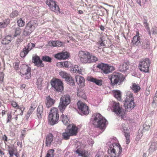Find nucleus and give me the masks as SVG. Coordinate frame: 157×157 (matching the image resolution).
Wrapping results in <instances>:
<instances>
[{
  "label": "nucleus",
  "mask_w": 157,
  "mask_h": 157,
  "mask_svg": "<svg viewBox=\"0 0 157 157\" xmlns=\"http://www.w3.org/2000/svg\"><path fill=\"white\" fill-rule=\"evenodd\" d=\"M94 117V124L96 127L101 129H103L107 124L106 120L99 113L95 114L93 115Z\"/></svg>",
  "instance_id": "obj_1"
},
{
  "label": "nucleus",
  "mask_w": 157,
  "mask_h": 157,
  "mask_svg": "<svg viewBox=\"0 0 157 157\" xmlns=\"http://www.w3.org/2000/svg\"><path fill=\"white\" fill-rule=\"evenodd\" d=\"M122 151V148L118 143H113L110 145L108 152L111 157H119Z\"/></svg>",
  "instance_id": "obj_2"
},
{
  "label": "nucleus",
  "mask_w": 157,
  "mask_h": 157,
  "mask_svg": "<svg viewBox=\"0 0 157 157\" xmlns=\"http://www.w3.org/2000/svg\"><path fill=\"white\" fill-rule=\"evenodd\" d=\"M134 99L133 94L130 92H127L124 102V106L126 111H130L134 108L135 105Z\"/></svg>",
  "instance_id": "obj_3"
},
{
  "label": "nucleus",
  "mask_w": 157,
  "mask_h": 157,
  "mask_svg": "<svg viewBox=\"0 0 157 157\" xmlns=\"http://www.w3.org/2000/svg\"><path fill=\"white\" fill-rule=\"evenodd\" d=\"M38 26L36 20H31L26 25L23 30V35L25 36H28L30 35L35 30Z\"/></svg>",
  "instance_id": "obj_4"
},
{
  "label": "nucleus",
  "mask_w": 157,
  "mask_h": 157,
  "mask_svg": "<svg viewBox=\"0 0 157 157\" xmlns=\"http://www.w3.org/2000/svg\"><path fill=\"white\" fill-rule=\"evenodd\" d=\"M59 118L58 109L55 107L52 109L48 116V121L50 124L52 125H54L57 122Z\"/></svg>",
  "instance_id": "obj_5"
},
{
  "label": "nucleus",
  "mask_w": 157,
  "mask_h": 157,
  "mask_svg": "<svg viewBox=\"0 0 157 157\" xmlns=\"http://www.w3.org/2000/svg\"><path fill=\"white\" fill-rule=\"evenodd\" d=\"M109 79L111 81V85L114 86L117 84L120 85L122 84L124 78L121 74L117 73H114L111 75Z\"/></svg>",
  "instance_id": "obj_6"
},
{
  "label": "nucleus",
  "mask_w": 157,
  "mask_h": 157,
  "mask_svg": "<svg viewBox=\"0 0 157 157\" xmlns=\"http://www.w3.org/2000/svg\"><path fill=\"white\" fill-rule=\"evenodd\" d=\"M150 64V61L148 58L144 59L139 61L138 68L142 72L149 73Z\"/></svg>",
  "instance_id": "obj_7"
},
{
  "label": "nucleus",
  "mask_w": 157,
  "mask_h": 157,
  "mask_svg": "<svg viewBox=\"0 0 157 157\" xmlns=\"http://www.w3.org/2000/svg\"><path fill=\"white\" fill-rule=\"evenodd\" d=\"M20 73L22 77L29 79L31 77V68L28 65L23 64L21 66Z\"/></svg>",
  "instance_id": "obj_8"
},
{
  "label": "nucleus",
  "mask_w": 157,
  "mask_h": 157,
  "mask_svg": "<svg viewBox=\"0 0 157 157\" xmlns=\"http://www.w3.org/2000/svg\"><path fill=\"white\" fill-rule=\"evenodd\" d=\"M51 84L57 92H61L63 90V87L62 82L58 79H52L51 81Z\"/></svg>",
  "instance_id": "obj_9"
},
{
  "label": "nucleus",
  "mask_w": 157,
  "mask_h": 157,
  "mask_svg": "<svg viewBox=\"0 0 157 157\" xmlns=\"http://www.w3.org/2000/svg\"><path fill=\"white\" fill-rule=\"evenodd\" d=\"M112 109L117 115L120 116L121 119L124 118V115L123 114L122 108L120 107L119 103L113 101Z\"/></svg>",
  "instance_id": "obj_10"
},
{
  "label": "nucleus",
  "mask_w": 157,
  "mask_h": 157,
  "mask_svg": "<svg viewBox=\"0 0 157 157\" xmlns=\"http://www.w3.org/2000/svg\"><path fill=\"white\" fill-rule=\"evenodd\" d=\"M90 53L87 51H80L78 56L80 61L83 63H88Z\"/></svg>",
  "instance_id": "obj_11"
},
{
  "label": "nucleus",
  "mask_w": 157,
  "mask_h": 157,
  "mask_svg": "<svg viewBox=\"0 0 157 157\" xmlns=\"http://www.w3.org/2000/svg\"><path fill=\"white\" fill-rule=\"evenodd\" d=\"M97 67L101 70L102 72L105 74H109L114 70L113 67L109 66L107 64L102 63L98 64L97 66Z\"/></svg>",
  "instance_id": "obj_12"
},
{
  "label": "nucleus",
  "mask_w": 157,
  "mask_h": 157,
  "mask_svg": "<svg viewBox=\"0 0 157 157\" xmlns=\"http://www.w3.org/2000/svg\"><path fill=\"white\" fill-rule=\"evenodd\" d=\"M78 108L79 112L83 115H87L89 113L88 106L86 104L81 101H78L77 103Z\"/></svg>",
  "instance_id": "obj_13"
},
{
  "label": "nucleus",
  "mask_w": 157,
  "mask_h": 157,
  "mask_svg": "<svg viewBox=\"0 0 157 157\" xmlns=\"http://www.w3.org/2000/svg\"><path fill=\"white\" fill-rule=\"evenodd\" d=\"M46 3L52 11L57 13L59 12V8L55 1L54 0H46Z\"/></svg>",
  "instance_id": "obj_14"
},
{
  "label": "nucleus",
  "mask_w": 157,
  "mask_h": 157,
  "mask_svg": "<svg viewBox=\"0 0 157 157\" xmlns=\"http://www.w3.org/2000/svg\"><path fill=\"white\" fill-rule=\"evenodd\" d=\"M35 46L34 44L29 43L21 52L20 56L21 57H24L28 54L29 52Z\"/></svg>",
  "instance_id": "obj_15"
},
{
  "label": "nucleus",
  "mask_w": 157,
  "mask_h": 157,
  "mask_svg": "<svg viewBox=\"0 0 157 157\" xmlns=\"http://www.w3.org/2000/svg\"><path fill=\"white\" fill-rule=\"evenodd\" d=\"M71 127L70 129H68V132H69L71 136H75L78 133V128L74 124H69L68 127Z\"/></svg>",
  "instance_id": "obj_16"
},
{
  "label": "nucleus",
  "mask_w": 157,
  "mask_h": 157,
  "mask_svg": "<svg viewBox=\"0 0 157 157\" xmlns=\"http://www.w3.org/2000/svg\"><path fill=\"white\" fill-rule=\"evenodd\" d=\"M140 38L139 36L138 31H136V35L133 37L132 40V43L133 46H137L140 43Z\"/></svg>",
  "instance_id": "obj_17"
},
{
  "label": "nucleus",
  "mask_w": 157,
  "mask_h": 157,
  "mask_svg": "<svg viewBox=\"0 0 157 157\" xmlns=\"http://www.w3.org/2000/svg\"><path fill=\"white\" fill-rule=\"evenodd\" d=\"M32 62L37 67H42L44 66V64L42 63V61L38 56H36L33 57Z\"/></svg>",
  "instance_id": "obj_18"
},
{
  "label": "nucleus",
  "mask_w": 157,
  "mask_h": 157,
  "mask_svg": "<svg viewBox=\"0 0 157 157\" xmlns=\"http://www.w3.org/2000/svg\"><path fill=\"white\" fill-rule=\"evenodd\" d=\"M75 152L78 154V156L87 157L89 155V153L88 151L81 148H78L75 151Z\"/></svg>",
  "instance_id": "obj_19"
},
{
  "label": "nucleus",
  "mask_w": 157,
  "mask_h": 157,
  "mask_svg": "<svg viewBox=\"0 0 157 157\" xmlns=\"http://www.w3.org/2000/svg\"><path fill=\"white\" fill-rule=\"evenodd\" d=\"M129 65V62L128 61H124L122 64L120 66L119 69L121 72L126 71L128 69Z\"/></svg>",
  "instance_id": "obj_20"
},
{
  "label": "nucleus",
  "mask_w": 157,
  "mask_h": 157,
  "mask_svg": "<svg viewBox=\"0 0 157 157\" xmlns=\"http://www.w3.org/2000/svg\"><path fill=\"white\" fill-rule=\"evenodd\" d=\"M53 139V136L51 133L48 134L45 138V145L47 147H50L52 143Z\"/></svg>",
  "instance_id": "obj_21"
},
{
  "label": "nucleus",
  "mask_w": 157,
  "mask_h": 157,
  "mask_svg": "<svg viewBox=\"0 0 157 157\" xmlns=\"http://www.w3.org/2000/svg\"><path fill=\"white\" fill-rule=\"evenodd\" d=\"M75 78L77 83L81 87L85 86V80L84 78L80 75H77L75 76Z\"/></svg>",
  "instance_id": "obj_22"
},
{
  "label": "nucleus",
  "mask_w": 157,
  "mask_h": 157,
  "mask_svg": "<svg viewBox=\"0 0 157 157\" xmlns=\"http://www.w3.org/2000/svg\"><path fill=\"white\" fill-rule=\"evenodd\" d=\"M46 105L48 108H49L53 105L55 102V100L49 96L46 98Z\"/></svg>",
  "instance_id": "obj_23"
},
{
  "label": "nucleus",
  "mask_w": 157,
  "mask_h": 157,
  "mask_svg": "<svg viewBox=\"0 0 157 157\" xmlns=\"http://www.w3.org/2000/svg\"><path fill=\"white\" fill-rule=\"evenodd\" d=\"M87 79L88 81L93 82L98 86H101L102 85V81L101 79H97L92 76L88 77Z\"/></svg>",
  "instance_id": "obj_24"
},
{
  "label": "nucleus",
  "mask_w": 157,
  "mask_h": 157,
  "mask_svg": "<svg viewBox=\"0 0 157 157\" xmlns=\"http://www.w3.org/2000/svg\"><path fill=\"white\" fill-rule=\"evenodd\" d=\"M60 101L68 105L71 102V97L68 94L64 95L60 98Z\"/></svg>",
  "instance_id": "obj_25"
},
{
  "label": "nucleus",
  "mask_w": 157,
  "mask_h": 157,
  "mask_svg": "<svg viewBox=\"0 0 157 157\" xmlns=\"http://www.w3.org/2000/svg\"><path fill=\"white\" fill-rule=\"evenodd\" d=\"M157 149V143L155 142H151L150 144L148 150L150 153L153 152Z\"/></svg>",
  "instance_id": "obj_26"
},
{
  "label": "nucleus",
  "mask_w": 157,
  "mask_h": 157,
  "mask_svg": "<svg viewBox=\"0 0 157 157\" xmlns=\"http://www.w3.org/2000/svg\"><path fill=\"white\" fill-rule=\"evenodd\" d=\"M131 88L134 93H136L140 90V87L139 85L133 83L132 86H131Z\"/></svg>",
  "instance_id": "obj_27"
},
{
  "label": "nucleus",
  "mask_w": 157,
  "mask_h": 157,
  "mask_svg": "<svg viewBox=\"0 0 157 157\" xmlns=\"http://www.w3.org/2000/svg\"><path fill=\"white\" fill-rule=\"evenodd\" d=\"M77 95L80 98H81L84 99H86V98L84 90L81 89H78L77 92Z\"/></svg>",
  "instance_id": "obj_28"
},
{
  "label": "nucleus",
  "mask_w": 157,
  "mask_h": 157,
  "mask_svg": "<svg viewBox=\"0 0 157 157\" xmlns=\"http://www.w3.org/2000/svg\"><path fill=\"white\" fill-rule=\"evenodd\" d=\"M43 110V105H39L37 109V115L38 118H41L42 113Z\"/></svg>",
  "instance_id": "obj_29"
},
{
  "label": "nucleus",
  "mask_w": 157,
  "mask_h": 157,
  "mask_svg": "<svg viewBox=\"0 0 157 157\" xmlns=\"http://www.w3.org/2000/svg\"><path fill=\"white\" fill-rule=\"evenodd\" d=\"M124 136L126 139V143L128 144L130 142V133L129 130L126 129V130L124 129Z\"/></svg>",
  "instance_id": "obj_30"
},
{
  "label": "nucleus",
  "mask_w": 157,
  "mask_h": 157,
  "mask_svg": "<svg viewBox=\"0 0 157 157\" xmlns=\"http://www.w3.org/2000/svg\"><path fill=\"white\" fill-rule=\"evenodd\" d=\"M11 37L10 36H7L2 39V43L4 44H7L11 42Z\"/></svg>",
  "instance_id": "obj_31"
},
{
  "label": "nucleus",
  "mask_w": 157,
  "mask_h": 157,
  "mask_svg": "<svg viewBox=\"0 0 157 157\" xmlns=\"http://www.w3.org/2000/svg\"><path fill=\"white\" fill-rule=\"evenodd\" d=\"M60 118L64 124L68 125L69 119L67 115L63 114L61 116Z\"/></svg>",
  "instance_id": "obj_32"
},
{
  "label": "nucleus",
  "mask_w": 157,
  "mask_h": 157,
  "mask_svg": "<svg viewBox=\"0 0 157 157\" xmlns=\"http://www.w3.org/2000/svg\"><path fill=\"white\" fill-rule=\"evenodd\" d=\"M10 22V20L8 18L0 22V28H3L7 26Z\"/></svg>",
  "instance_id": "obj_33"
},
{
  "label": "nucleus",
  "mask_w": 157,
  "mask_h": 157,
  "mask_svg": "<svg viewBox=\"0 0 157 157\" xmlns=\"http://www.w3.org/2000/svg\"><path fill=\"white\" fill-rule=\"evenodd\" d=\"M11 105L13 107L16 109H19V110L21 111L20 114L21 115L23 114V110L21 108H20V106L18 105L16 102L14 101H12L11 102Z\"/></svg>",
  "instance_id": "obj_34"
},
{
  "label": "nucleus",
  "mask_w": 157,
  "mask_h": 157,
  "mask_svg": "<svg viewBox=\"0 0 157 157\" xmlns=\"http://www.w3.org/2000/svg\"><path fill=\"white\" fill-rule=\"evenodd\" d=\"M68 105L60 101L58 108L60 111L63 113Z\"/></svg>",
  "instance_id": "obj_35"
},
{
  "label": "nucleus",
  "mask_w": 157,
  "mask_h": 157,
  "mask_svg": "<svg viewBox=\"0 0 157 157\" xmlns=\"http://www.w3.org/2000/svg\"><path fill=\"white\" fill-rule=\"evenodd\" d=\"M98 60V59L96 56L94 55H92L90 53L88 63H94Z\"/></svg>",
  "instance_id": "obj_36"
},
{
  "label": "nucleus",
  "mask_w": 157,
  "mask_h": 157,
  "mask_svg": "<svg viewBox=\"0 0 157 157\" xmlns=\"http://www.w3.org/2000/svg\"><path fill=\"white\" fill-rule=\"evenodd\" d=\"M114 95L115 97L118 100L120 101L121 99V94L119 90H115L114 92Z\"/></svg>",
  "instance_id": "obj_37"
},
{
  "label": "nucleus",
  "mask_w": 157,
  "mask_h": 157,
  "mask_svg": "<svg viewBox=\"0 0 157 157\" xmlns=\"http://www.w3.org/2000/svg\"><path fill=\"white\" fill-rule=\"evenodd\" d=\"M72 69H73V71L75 73H78L79 74H82L81 69L80 67H79L78 65H74Z\"/></svg>",
  "instance_id": "obj_38"
},
{
  "label": "nucleus",
  "mask_w": 157,
  "mask_h": 157,
  "mask_svg": "<svg viewBox=\"0 0 157 157\" xmlns=\"http://www.w3.org/2000/svg\"><path fill=\"white\" fill-rule=\"evenodd\" d=\"M66 80L69 84L71 85H75V82L74 79L72 78L70 75L67 78Z\"/></svg>",
  "instance_id": "obj_39"
},
{
  "label": "nucleus",
  "mask_w": 157,
  "mask_h": 157,
  "mask_svg": "<svg viewBox=\"0 0 157 157\" xmlns=\"http://www.w3.org/2000/svg\"><path fill=\"white\" fill-rule=\"evenodd\" d=\"M17 23L18 26L19 27H23L25 24V21L23 20L21 18H20L17 21Z\"/></svg>",
  "instance_id": "obj_40"
},
{
  "label": "nucleus",
  "mask_w": 157,
  "mask_h": 157,
  "mask_svg": "<svg viewBox=\"0 0 157 157\" xmlns=\"http://www.w3.org/2000/svg\"><path fill=\"white\" fill-rule=\"evenodd\" d=\"M54 150L53 149H50L47 152L45 157H53Z\"/></svg>",
  "instance_id": "obj_41"
},
{
  "label": "nucleus",
  "mask_w": 157,
  "mask_h": 157,
  "mask_svg": "<svg viewBox=\"0 0 157 157\" xmlns=\"http://www.w3.org/2000/svg\"><path fill=\"white\" fill-rule=\"evenodd\" d=\"M71 136V135L68 132H63L62 134L63 138L65 140L69 139Z\"/></svg>",
  "instance_id": "obj_42"
},
{
  "label": "nucleus",
  "mask_w": 157,
  "mask_h": 157,
  "mask_svg": "<svg viewBox=\"0 0 157 157\" xmlns=\"http://www.w3.org/2000/svg\"><path fill=\"white\" fill-rule=\"evenodd\" d=\"M61 53L63 60L67 59L69 56V53L67 52H62Z\"/></svg>",
  "instance_id": "obj_43"
},
{
  "label": "nucleus",
  "mask_w": 157,
  "mask_h": 157,
  "mask_svg": "<svg viewBox=\"0 0 157 157\" xmlns=\"http://www.w3.org/2000/svg\"><path fill=\"white\" fill-rule=\"evenodd\" d=\"M59 74L63 78H65L66 79L70 75L69 74H67L66 72L61 71L59 72Z\"/></svg>",
  "instance_id": "obj_44"
},
{
  "label": "nucleus",
  "mask_w": 157,
  "mask_h": 157,
  "mask_svg": "<svg viewBox=\"0 0 157 157\" xmlns=\"http://www.w3.org/2000/svg\"><path fill=\"white\" fill-rule=\"evenodd\" d=\"M42 60L45 62H52V58L49 56H43L41 58Z\"/></svg>",
  "instance_id": "obj_45"
},
{
  "label": "nucleus",
  "mask_w": 157,
  "mask_h": 157,
  "mask_svg": "<svg viewBox=\"0 0 157 157\" xmlns=\"http://www.w3.org/2000/svg\"><path fill=\"white\" fill-rule=\"evenodd\" d=\"M18 15V12L16 10H14L10 14V17L14 18L17 17Z\"/></svg>",
  "instance_id": "obj_46"
},
{
  "label": "nucleus",
  "mask_w": 157,
  "mask_h": 157,
  "mask_svg": "<svg viewBox=\"0 0 157 157\" xmlns=\"http://www.w3.org/2000/svg\"><path fill=\"white\" fill-rule=\"evenodd\" d=\"M21 32V29L19 28H17L15 29V33L13 35L14 37H16L19 35Z\"/></svg>",
  "instance_id": "obj_47"
},
{
  "label": "nucleus",
  "mask_w": 157,
  "mask_h": 157,
  "mask_svg": "<svg viewBox=\"0 0 157 157\" xmlns=\"http://www.w3.org/2000/svg\"><path fill=\"white\" fill-rule=\"evenodd\" d=\"M14 148L13 147H9L8 151L10 155L13 156L14 155Z\"/></svg>",
  "instance_id": "obj_48"
},
{
  "label": "nucleus",
  "mask_w": 157,
  "mask_h": 157,
  "mask_svg": "<svg viewBox=\"0 0 157 157\" xmlns=\"http://www.w3.org/2000/svg\"><path fill=\"white\" fill-rule=\"evenodd\" d=\"M54 57L59 60H63L61 52H59L55 54L54 55Z\"/></svg>",
  "instance_id": "obj_49"
},
{
  "label": "nucleus",
  "mask_w": 157,
  "mask_h": 157,
  "mask_svg": "<svg viewBox=\"0 0 157 157\" xmlns=\"http://www.w3.org/2000/svg\"><path fill=\"white\" fill-rule=\"evenodd\" d=\"M56 41H50L48 42V45L51 47H56Z\"/></svg>",
  "instance_id": "obj_50"
},
{
  "label": "nucleus",
  "mask_w": 157,
  "mask_h": 157,
  "mask_svg": "<svg viewBox=\"0 0 157 157\" xmlns=\"http://www.w3.org/2000/svg\"><path fill=\"white\" fill-rule=\"evenodd\" d=\"M143 23L145 28L149 30V25L147 22V20L146 19H144V20Z\"/></svg>",
  "instance_id": "obj_51"
},
{
  "label": "nucleus",
  "mask_w": 157,
  "mask_h": 157,
  "mask_svg": "<svg viewBox=\"0 0 157 157\" xmlns=\"http://www.w3.org/2000/svg\"><path fill=\"white\" fill-rule=\"evenodd\" d=\"M26 134V130L25 128L21 132V134L20 136V138L22 139H24L25 135Z\"/></svg>",
  "instance_id": "obj_52"
},
{
  "label": "nucleus",
  "mask_w": 157,
  "mask_h": 157,
  "mask_svg": "<svg viewBox=\"0 0 157 157\" xmlns=\"http://www.w3.org/2000/svg\"><path fill=\"white\" fill-rule=\"evenodd\" d=\"M56 47H60L63 45V42L59 40L56 41Z\"/></svg>",
  "instance_id": "obj_53"
},
{
  "label": "nucleus",
  "mask_w": 157,
  "mask_h": 157,
  "mask_svg": "<svg viewBox=\"0 0 157 157\" xmlns=\"http://www.w3.org/2000/svg\"><path fill=\"white\" fill-rule=\"evenodd\" d=\"M4 75L3 72H0V83H2L3 81Z\"/></svg>",
  "instance_id": "obj_54"
},
{
  "label": "nucleus",
  "mask_w": 157,
  "mask_h": 157,
  "mask_svg": "<svg viewBox=\"0 0 157 157\" xmlns=\"http://www.w3.org/2000/svg\"><path fill=\"white\" fill-rule=\"evenodd\" d=\"M13 66L15 70H18L19 67V62H16L14 63H13Z\"/></svg>",
  "instance_id": "obj_55"
},
{
  "label": "nucleus",
  "mask_w": 157,
  "mask_h": 157,
  "mask_svg": "<svg viewBox=\"0 0 157 157\" xmlns=\"http://www.w3.org/2000/svg\"><path fill=\"white\" fill-rule=\"evenodd\" d=\"M63 67H65L66 68L68 67L69 64L67 61H65L62 62Z\"/></svg>",
  "instance_id": "obj_56"
},
{
  "label": "nucleus",
  "mask_w": 157,
  "mask_h": 157,
  "mask_svg": "<svg viewBox=\"0 0 157 157\" xmlns=\"http://www.w3.org/2000/svg\"><path fill=\"white\" fill-rule=\"evenodd\" d=\"M37 105V104L36 102V101H33L32 103L31 104V107L32 109H35Z\"/></svg>",
  "instance_id": "obj_57"
},
{
  "label": "nucleus",
  "mask_w": 157,
  "mask_h": 157,
  "mask_svg": "<svg viewBox=\"0 0 157 157\" xmlns=\"http://www.w3.org/2000/svg\"><path fill=\"white\" fill-rule=\"evenodd\" d=\"M12 119V115L11 114H8L7 115V121L6 123H8L9 122L11 121Z\"/></svg>",
  "instance_id": "obj_58"
},
{
  "label": "nucleus",
  "mask_w": 157,
  "mask_h": 157,
  "mask_svg": "<svg viewBox=\"0 0 157 157\" xmlns=\"http://www.w3.org/2000/svg\"><path fill=\"white\" fill-rule=\"evenodd\" d=\"M152 34H157V27H155L152 29Z\"/></svg>",
  "instance_id": "obj_59"
},
{
  "label": "nucleus",
  "mask_w": 157,
  "mask_h": 157,
  "mask_svg": "<svg viewBox=\"0 0 157 157\" xmlns=\"http://www.w3.org/2000/svg\"><path fill=\"white\" fill-rule=\"evenodd\" d=\"M150 44V41H149L148 40H147L145 43H144L143 44V45L145 46V45H146V48L148 47H149V45Z\"/></svg>",
  "instance_id": "obj_60"
},
{
  "label": "nucleus",
  "mask_w": 157,
  "mask_h": 157,
  "mask_svg": "<svg viewBox=\"0 0 157 157\" xmlns=\"http://www.w3.org/2000/svg\"><path fill=\"white\" fill-rule=\"evenodd\" d=\"M2 139L5 142H7L8 141V138L5 135H4L2 136Z\"/></svg>",
  "instance_id": "obj_61"
},
{
  "label": "nucleus",
  "mask_w": 157,
  "mask_h": 157,
  "mask_svg": "<svg viewBox=\"0 0 157 157\" xmlns=\"http://www.w3.org/2000/svg\"><path fill=\"white\" fill-rule=\"evenodd\" d=\"M56 65L59 67H63L62 62H59L56 63Z\"/></svg>",
  "instance_id": "obj_62"
},
{
  "label": "nucleus",
  "mask_w": 157,
  "mask_h": 157,
  "mask_svg": "<svg viewBox=\"0 0 157 157\" xmlns=\"http://www.w3.org/2000/svg\"><path fill=\"white\" fill-rule=\"evenodd\" d=\"M97 44L98 45V47H100L101 46H103L104 45V44L103 43V41H102L100 43H99L98 42L97 43Z\"/></svg>",
  "instance_id": "obj_63"
},
{
  "label": "nucleus",
  "mask_w": 157,
  "mask_h": 157,
  "mask_svg": "<svg viewBox=\"0 0 157 157\" xmlns=\"http://www.w3.org/2000/svg\"><path fill=\"white\" fill-rule=\"evenodd\" d=\"M26 86V85L24 84H21L20 86V88L21 90H23L25 88Z\"/></svg>",
  "instance_id": "obj_64"
}]
</instances>
